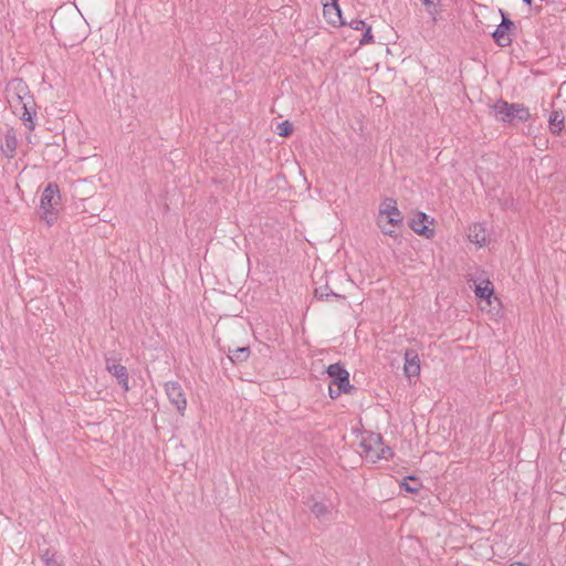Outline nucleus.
<instances>
[{
	"instance_id": "f257e3e1",
	"label": "nucleus",
	"mask_w": 566,
	"mask_h": 566,
	"mask_svg": "<svg viewBox=\"0 0 566 566\" xmlns=\"http://www.w3.org/2000/svg\"><path fill=\"white\" fill-rule=\"evenodd\" d=\"M496 120L505 125H514L516 122H527L531 118L530 109L521 103H509L503 98L490 105Z\"/></svg>"
},
{
	"instance_id": "f03ea898",
	"label": "nucleus",
	"mask_w": 566,
	"mask_h": 566,
	"mask_svg": "<svg viewBox=\"0 0 566 566\" xmlns=\"http://www.w3.org/2000/svg\"><path fill=\"white\" fill-rule=\"evenodd\" d=\"M61 196L59 186L50 182L41 195L40 209L43 211V219L48 224H52L55 220L57 206L60 205Z\"/></svg>"
},
{
	"instance_id": "7ed1b4c3",
	"label": "nucleus",
	"mask_w": 566,
	"mask_h": 566,
	"mask_svg": "<svg viewBox=\"0 0 566 566\" xmlns=\"http://www.w3.org/2000/svg\"><path fill=\"white\" fill-rule=\"evenodd\" d=\"M499 12L502 17V21L491 33V36L496 45L501 48L510 46L513 41L512 38L516 34L517 27L503 9H499Z\"/></svg>"
},
{
	"instance_id": "20e7f679",
	"label": "nucleus",
	"mask_w": 566,
	"mask_h": 566,
	"mask_svg": "<svg viewBox=\"0 0 566 566\" xmlns=\"http://www.w3.org/2000/svg\"><path fill=\"white\" fill-rule=\"evenodd\" d=\"M377 219H386V223L392 227H399L402 224L403 217L397 207V201L394 198H386L380 203Z\"/></svg>"
},
{
	"instance_id": "39448f33",
	"label": "nucleus",
	"mask_w": 566,
	"mask_h": 566,
	"mask_svg": "<svg viewBox=\"0 0 566 566\" xmlns=\"http://www.w3.org/2000/svg\"><path fill=\"white\" fill-rule=\"evenodd\" d=\"M326 374L331 378L329 385L339 387L342 390H356V388L350 385L349 373L345 369L343 364H331L326 369Z\"/></svg>"
},
{
	"instance_id": "423d86ee",
	"label": "nucleus",
	"mask_w": 566,
	"mask_h": 566,
	"mask_svg": "<svg viewBox=\"0 0 566 566\" xmlns=\"http://www.w3.org/2000/svg\"><path fill=\"white\" fill-rule=\"evenodd\" d=\"M106 370L116 378L117 384L124 391L129 390V375L127 368L116 357H105Z\"/></svg>"
},
{
	"instance_id": "0eeeda50",
	"label": "nucleus",
	"mask_w": 566,
	"mask_h": 566,
	"mask_svg": "<svg viewBox=\"0 0 566 566\" xmlns=\"http://www.w3.org/2000/svg\"><path fill=\"white\" fill-rule=\"evenodd\" d=\"M165 391L170 403L184 416L187 408V399L181 385L178 381H167Z\"/></svg>"
},
{
	"instance_id": "6e6552de",
	"label": "nucleus",
	"mask_w": 566,
	"mask_h": 566,
	"mask_svg": "<svg viewBox=\"0 0 566 566\" xmlns=\"http://www.w3.org/2000/svg\"><path fill=\"white\" fill-rule=\"evenodd\" d=\"M6 94L11 98L24 97L27 101V105L29 104V108H32L34 105V98L31 94L28 84L19 77L12 78L6 86Z\"/></svg>"
},
{
	"instance_id": "1a4fd4ad",
	"label": "nucleus",
	"mask_w": 566,
	"mask_h": 566,
	"mask_svg": "<svg viewBox=\"0 0 566 566\" xmlns=\"http://www.w3.org/2000/svg\"><path fill=\"white\" fill-rule=\"evenodd\" d=\"M432 222L433 219L430 220L427 213L419 211L412 219H410L409 227L417 234L426 239H432L434 237V229L426 224H431Z\"/></svg>"
},
{
	"instance_id": "9d476101",
	"label": "nucleus",
	"mask_w": 566,
	"mask_h": 566,
	"mask_svg": "<svg viewBox=\"0 0 566 566\" xmlns=\"http://www.w3.org/2000/svg\"><path fill=\"white\" fill-rule=\"evenodd\" d=\"M7 99L11 107L14 108H21L23 111L21 115V119L24 122V125L30 129H34V122L33 117L36 115V104L32 105V108H29V104L27 105V101L24 97H18V98H11L10 96H7Z\"/></svg>"
},
{
	"instance_id": "9b49d317",
	"label": "nucleus",
	"mask_w": 566,
	"mask_h": 566,
	"mask_svg": "<svg viewBox=\"0 0 566 566\" xmlns=\"http://www.w3.org/2000/svg\"><path fill=\"white\" fill-rule=\"evenodd\" d=\"M382 444V437L380 433L368 432V434L361 440L360 448L367 458H370L374 462L377 461L376 455Z\"/></svg>"
},
{
	"instance_id": "f8f14e48",
	"label": "nucleus",
	"mask_w": 566,
	"mask_h": 566,
	"mask_svg": "<svg viewBox=\"0 0 566 566\" xmlns=\"http://www.w3.org/2000/svg\"><path fill=\"white\" fill-rule=\"evenodd\" d=\"M323 15L327 23H329L333 27H340L347 24V22L342 17V10L338 2H323Z\"/></svg>"
},
{
	"instance_id": "ddd939ff",
	"label": "nucleus",
	"mask_w": 566,
	"mask_h": 566,
	"mask_svg": "<svg viewBox=\"0 0 566 566\" xmlns=\"http://www.w3.org/2000/svg\"><path fill=\"white\" fill-rule=\"evenodd\" d=\"M405 375L408 378L417 377L420 374V359L416 350L407 349L405 353Z\"/></svg>"
},
{
	"instance_id": "4468645a",
	"label": "nucleus",
	"mask_w": 566,
	"mask_h": 566,
	"mask_svg": "<svg viewBox=\"0 0 566 566\" xmlns=\"http://www.w3.org/2000/svg\"><path fill=\"white\" fill-rule=\"evenodd\" d=\"M18 140L13 128H9L4 134V144L1 149L7 158H12L15 154Z\"/></svg>"
},
{
	"instance_id": "2eb2a0df",
	"label": "nucleus",
	"mask_w": 566,
	"mask_h": 566,
	"mask_svg": "<svg viewBox=\"0 0 566 566\" xmlns=\"http://www.w3.org/2000/svg\"><path fill=\"white\" fill-rule=\"evenodd\" d=\"M469 239L471 242L483 247L486 243L485 228L481 223H475L469 229Z\"/></svg>"
},
{
	"instance_id": "dca6fc26",
	"label": "nucleus",
	"mask_w": 566,
	"mask_h": 566,
	"mask_svg": "<svg viewBox=\"0 0 566 566\" xmlns=\"http://www.w3.org/2000/svg\"><path fill=\"white\" fill-rule=\"evenodd\" d=\"M250 354L251 350L249 346L237 347L234 349L228 347V357L233 364L247 361Z\"/></svg>"
},
{
	"instance_id": "f3484780",
	"label": "nucleus",
	"mask_w": 566,
	"mask_h": 566,
	"mask_svg": "<svg viewBox=\"0 0 566 566\" xmlns=\"http://www.w3.org/2000/svg\"><path fill=\"white\" fill-rule=\"evenodd\" d=\"M548 127L553 135H559L564 128V115L559 111H553L548 118Z\"/></svg>"
},
{
	"instance_id": "a211bd4d",
	"label": "nucleus",
	"mask_w": 566,
	"mask_h": 566,
	"mask_svg": "<svg viewBox=\"0 0 566 566\" xmlns=\"http://www.w3.org/2000/svg\"><path fill=\"white\" fill-rule=\"evenodd\" d=\"M314 295L319 301H332V300H342L344 298L343 295L335 293L328 284H324L322 286H318L314 291Z\"/></svg>"
},
{
	"instance_id": "6ab92c4d",
	"label": "nucleus",
	"mask_w": 566,
	"mask_h": 566,
	"mask_svg": "<svg viewBox=\"0 0 566 566\" xmlns=\"http://www.w3.org/2000/svg\"><path fill=\"white\" fill-rule=\"evenodd\" d=\"M310 511L319 520H325L331 515V507L318 501L311 500L307 502Z\"/></svg>"
},
{
	"instance_id": "aec40b11",
	"label": "nucleus",
	"mask_w": 566,
	"mask_h": 566,
	"mask_svg": "<svg viewBox=\"0 0 566 566\" xmlns=\"http://www.w3.org/2000/svg\"><path fill=\"white\" fill-rule=\"evenodd\" d=\"M399 486L401 490L415 494L419 492L420 488L422 486V483L415 475H409L402 479Z\"/></svg>"
},
{
	"instance_id": "412c9836",
	"label": "nucleus",
	"mask_w": 566,
	"mask_h": 566,
	"mask_svg": "<svg viewBox=\"0 0 566 566\" xmlns=\"http://www.w3.org/2000/svg\"><path fill=\"white\" fill-rule=\"evenodd\" d=\"M475 295L479 298L486 300L490 302V297L494 294V289L490 280L484 281V286L476 285Z\"/></svg>"
},
{
	"instance_id": "4be33fe9",
	"label": "nucleus",
	"mask_w": 566,
	"mask_h": 566,
	"mask_svg": "<svg viewBox=\"0 0 566 566\" xmlns=\"http://www.w3.org/2000/svg\"><path fill=\"white\" fill-rule=\"evenodd\" d=\"M41 559L46 566H62L60 556H57L56 552L51 551L50 548L42 553Z\"/></svg>"
},
{
	"instance_id": "5701e85b",
	"label": "nucleus",
	"mask_w": 566,
	"mask_h": 566,
	"mask_svg": "<svg viewBox=\"0 0 566 566\" xmlns=\"http://www.w3.org/2000/svg\"><path fill=\"white\" fill-rule=\"evenodd\" d=\"M277 135L289 137L293 134V124L290 120H283L277 125Z\"/></svg>"
},
{
	"instance_id": "b1692460",
	"label": "nucleus",
	"mask_w": 566,
	"mask_h": 566,
	"mask_svg": "<svg viewBox=\"0 0 566 566\" xmlns=\"http://www.w3.org/2000/svg\"><path fill=\"white\" fill-rule=\"evenodd\" d=\"M377 224L379 227V229L381 230V232L385 234V235H388L390 238H394L395 240L399 241L400 240V233L394 229H390V230H386V224L382 223V219H377Z\"/></svg>"
},
{
	"instance_id": "393cba45",
	"label": "nucleus",
	"mask_w": 566,
	"mask_h": 566,
	"mask_svg": "<svg viewBox=\"0 0 566 566\" xmlns=\"http://www.w3.org/2000/svg\"><path fill=\"white\" fill-rule=\"evenodd\" d=\"M363 30H364V33H363V38L359 41V44L364 45V44L373 43L374 36L371 34V27L366 25Z\"/></svg>"
},
{
	"instance_id": "a878e982",
	"label": "nucleus",
	"mask_w": 566,
	"mask_h": 566,
	"mask_svg": "<svg viewBox=\"0 0 566 566\" xmlns=\"http://www.w3.org/2000/svg\"><path fill=\"white\" fill-rule=\"evenodd\" d=\"M423 6L427 8L429 14L434 15L437 11V7L440 4V0H421Z\"/></svg>"
},
{
	"instance_id": "bb28decb",
	"label": "nucleus",
	"mask_w": 566,
	"mask_h": 566,
	"mask_svg": "<svg viewBox=\"0 0 566 566\" xmlns=\"http://www.w3.org/2000/svg\"><path fill=\"white\" fill-rule=\"evenodd\" d=\"M391 457H394L392 450L389 447L384 446V443H382L381 448L379 449V452L376 455V459L377 460L389 459Z\"/></svg>"
},
{
	"instance_id": "cd10ccee",
	"label": "nucleus",
	"mask_w": 566,
	"mask_h": 566,
	"mask_svg": "<svg viewBox=\"0 0 566 566\" xmlns=\"http://www.w3.org/2000/svg\"><path fill=\"white\" fill-rule=\"evenodd\" d=\"M353 391L354 390H342L339 387L334 388L333 385L328 387V394L332 399L338 398L342 394H352Z\"/></svg>"
},
{
	"instance_id": "c85d7f7f",
	"label": "nucleus",
	"mask_w": 566,
	"mask_h": 566,
	"mask_svg": "<svg viewBox=\"0 0 566 566\" xmlns=\"http://www.w3.org/2000/svg\"><path fill=\"white\" fill-rule=\"evenodd\" d=\"M348 25L353 29V30H363L367 24L365 23V21L363 20H359V19H353Z\"/></svg>"
},
{
	"instance_id": "c756f323",
	"label": "nucleus",
	"mask_w": 566,
	"mask_h": 566,
	"mask_svg": "<svg viewBox=\"0 0 566 566\" xmlns=\"http://www.w3.org/2000/svg\"><path fill=\"white\" fill-rule=\"evenodd\" d=\"M510 566H528V565L521 563V562H515V563H512Z\"/></svg>"
},
{
	"instance_id": "7c9ffc66",
	"label": "nucleus",
	"mask_w": 566,
	"mask_h": 566,
	"mask_svg": "<svg viewBox=\"0 0 566 566\" xmlns=\"http://www.w3.org/2000/svg\"><path fill=\"white\" fill-rule=\"evenodd\" d=\"M323 2L336 3V2H338V0H322V3H323Z\"/></svg>"
},
{
	"instance_id": "2f4dec72",
	"label": "nucleus",
	"mask_w": 566,
	"mask_h": 566,
	"mask_svg": "<svg viewBox=\"0 0 566 566\" xmlns=\"http://www.w3.org/2000/svg\"><path fill=\"white\" fill-rule=\"evenodd\" d=\"M523 2L526 4V6H532V0H523Z\"/></svg>"
},
{
	"instance_id": "473e14b6",
	"label": "nucleus",
	"mask_w": 566,
	"mask_h": 566,
	"mask_svg": "<svg viewBox=\"0 0 566 566\" xmlns=\"http://www.w3.org/2000/svg\"><path fill=\"white\" fill-rule=\"evenodd\" d=\"M384 224L388 226V224L386 223V219H384ZM386 230H390V229H389V227H386Z\"/></svg>"
}]
</instances>
